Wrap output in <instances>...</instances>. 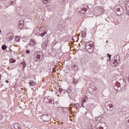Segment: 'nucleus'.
I'll use <instances>...</instances> for the list:
<instances>
[{
    "mask_svg": "<svg viewBox=\"0 0 129 129\" xmlns=\"http://www.w3.org/2000/svg\"><path fill=\"white\" fill-rule=\"evenodd\" d=\"M109 110H110L111 111H112V110H113V105L112 104H111L109 105Z\"/></svg>",
    "mask_w": 129,
    "mask_h": 129,
    "instance_id": "nucleus-10",
    "label": "nucleus"
},
{
    "mask_svg": "<svg viewBox=\"0 0 129 129\" xmlns=\"http://www.w3.org/2000/svg\"><path fill=\"white\" fill-rule=\"evenodd\" d=\"M46 34H47L46 32H43V33L41 34L40 35V36L41 37H44V35H46Z\"/></svg>",
    "mask_w": 129,
    "mask_h": 129,
    "instance_id": "nucleus-16",
    "label": "nucleus"
},
{
    "mask_svg": "<svg viewBox=\"0 0 129 129\" xmlns=\"http://www.w3.org/2000/svg\"><path fill=\"white\" fill-rule=\"evenodd\" d=\"M2 33V29H0V34Z\"/></svg>",
    "mask_w": 129,
    "mask_h": 129,
    "instance_id": "nucleus-25",
    "label": "nucleus"
},
{
    "mask_svg": "<svg viewBox=\"0 0 129 129\" xmlns=\"http://www.w3.org/2000/svg\"><path fill=\"white\" fill-rule=\"evenodd\" d=\"M41 119H42L43 121L47 122L50 120V118H49V116H48V114H44L41 116Z\"/></svg>",
    "mask_w": 129,
    "mask_h": 129,
    "instance_id": "nucleus-4",
    "label": "nucleus"
},
{
    "mask_svg": "<svg viewBox=\"0 0 129 129\" xmlns=\"http://www.w3.org/2000/svg\"><path fill=\"white\" fill-rule=\"evenodd\" d=\"M55 70H56V68H54L53 71L54 72Z\"/></svg>",
    "mask_w": 129,
    "mask_h": 129,
    "instance_id": "nucleus-24",
    "label": "nucleus"
},
{
    "mask_svg": "<svg viewBox=\"0 0 129 129\" xmlns=\"http://www.w3.org/2000/svg\"><path fill=\"white\" fill-rule=\"evenodd\" d=\"M73 38H75V37L73 36Z\"/></svg>",
    "mask_w": 129,
    "mask_h": 129,
    "instance_id": "nucleus-28",
    "label": "nucleus"
},
{
    "mask_svg": "<svg viewBox=\"0 0 129 129\" xmlns=\"http://www.w3.org/2000/svg\"><path fill=\"white\" fill-rule=\"evenodd\" d=\"M63 122H61V124H63Z\"/></svg>",
    "mask_w": 129,
    "mask_h": 129,
    "instance_id": "nucleus-27",
    "label": "nucleus"
},
{
    "mask_svg": "<svg viewBox=\"0 0 129 129\" xmlns=\"http://www.w3.org/2000/svg\"><path fill=\"white\" fill-rule=\"evenodd\" d=\"M35 61L36 62H41V52H37L35 54Z\"/></svg>",
    "mask_w": 129,
    "mask_h": 129,
    "instance_id": "nucleus-3",
    "label": "nucleus"
},
{
    "mask_svg": "<svg viewBox=\"0 0 129 129\" xmlns=\"http://www.w3.org/2000/svg\"><path fill=\"white\" fill-rule=\"evenodd\" d=\"M5 82H6V83H9V81L6 80V81H5Z\"/></svg>",
    "mask_w": 129,
    "mask_h": 129,
    "instance_id": "nucleus-22",
    "label": "nucleus"
},
{
    "mask_svg": "<svg viewBox=\"0 0 129 129\" xmlns=\"http://www.w3.org/2000/svg\"><path fill=\"white\" fill-rule=\"evenodd\" d=\"M29 45L30 46H31V47H33V46H35L36 45L35 39H30V41H29Z\"/></svg>",
    "mask_w": 129,
    "mask_h": 129,
    "instance_id": "nucleus-6",
    "label": "nucleus"
},
{
    "mask_svg": "<svg viewBox=\"0 0 129 129\" xmlns=\"http://www.w3.org/2000/svg\"><path fill=\"white\" fill-rule=\"evenodd\" d=\"M14 127L15 129H22V124L17 123L15 125Z\"/></svg>",
    "mask_w": 129,
    "mask_h": 129,
    "instance_id": "nucleus-7",
    "label": "nucleus"
},
{
    "mask_svg": "<svg viewBox=\"0 0 129 129\" xmlns=\"http://www.w3.org/2000/svg\"><path fill=\"white\" fill-rule=\"evenodd\" d=\"M20 39H21V38L20 37V36H16L15 38V40L16 42H19V41H20Z\"/></svg>",
    "mask_w": 129,
    "mask_h": 129,
    "instance_id": "nucleus-11",
    "label": "nucleus"
},
{
    "mask_svg": "<svg viewBox=\"0 0 129 129\" xmlns=\"http://www.w3.org/2000/svg\"><path fill=\"white\" fill-rule=\"evenodd\" d=\"M14 38V34L12 32L8 33L6 35V40L8 41H12Z\"/></svg>",
    "mask_w": 129,
    "mask_h": 129,
    "instance_id": "nucleus-2",
    "label": "nucleus"
},
{
    "mask_svg": "<svg viewBox=\"0 0 129 129\" xmlns=\"http://www.w3.org/2000/svg\"><path fill=\"white\" fill-rule=\"evenodd\" d=\"M85 48L88 53H92L93 52V42L90 41L85 44Z\"/></svg>",
    "mask_w": 129,
    "mask_h": 129,
    "instance_id": "nucleus-1",
    "label": "nucleus"
},
{
    "mask_svg": "<svg viewBox=\"0 0 129 129\" xmlns=\"http://www.w3.org/2000/svg\"><path fill=\"white\" fill-rule=\"evenodd\" d=\"M26 53H27V54H30V50H27L26 51Z\"/></svg>",
    "mask_w": 129,
    "mask_h": 129,
    "instance_id": "nucleus-21",
    "label": "nucleus"
},
{
    "mask_svg": "<svg viewBox=\"0 0 129 129\" xmlns=\"http://www.w3.org/2000/svg\"><path fill=\"white\" fill-rule=\"evenodd\" d=\"M7 49V45L3 44L2 46V50H6Z\"/></svg>",
    "mask_w": 129,
    "mask_h": 129,
    "instance_id": "nucleus-15",
    "label": "nucleus"
},
{
    "mask_svg": "<svg viewBox=\"0 0 129 129\" xmlns=\"http://www.w3.org/2000/svg\"><path fill=\"white\" fill-rule=\"evenodd\" d=\"M29 85L30 86H34L35 85V82L33 80L29 81Z\"/></svg>",
    "mask_w": 129,
    "mask_h": 129,
    "instance_id": "nucleus-8",
    "label": "nucleus"
},
{
    "mask_svg": "<svg viewBox=\"0 0 129 129\" xmlns=\"http://www.w3.org/2000/svg\"><path fill=\"white\" fill-rule=\"evenodd\" d=\"M82 36H83V38H86V32H82Z\"/></svg>",
    "mask_w": 129,
    "mask_h": 129,
    "instance_id": "nucleus-14",
    "label": "nucleus"
},
{
    "mask_svg": "<svg viewBox=\"0 0 129 129\" xmlns=\"http://www.w3.org/2000/svg\"><path fill=\"white\" fill-rule=\"evenodd\" d=\"M62 111H63V112L65 111V113H66L67 112H68V109L64 108V109H63Z\"/></svg>",
    "mask_w": 129,
    "mask_h": 129,
    "instance_id": "nucleus-17",
    "label": "nucleus"
},
{
    "mask_svg": "<svg viewBox=\"0 0 129 129\" xmlns=\"http://www.w3.org/2000/svg\"><path fill=\"white\" fill-rule=\"evenodd\" d=\"M2 78V75H0V79Z\"/></svg>",
    "mask_w": 129,
    "mask_h": 129,
    "instance_id": "nucleus-26",
    "label": "nucleus"
},
{
    "mask_svg": "<svg viewBox=\"0 0 129 129\" xmlns=\"http://www.w3.org/2000/svg\"><path fill=\"white\" fill-rule=\"evenodd\" d=\"M74 106L75 107H78V106H79V105H78V104H75Z\"/></svg>",
    "mask_w": 129,
    "mask_h": 129,
    "instance_id": "nucleus-19",
    "label": "nucleus"
},
{
    "mask_svg": "<svg viewBox=\"0 0 129 129\" xmlns=\"http://www.w3.org/2000/svg\"><path fill=\"white\" fill-rule=\"evenodd\" d=\"M99 129H103V127H100L99 128Z\"/></svg>",
    "mask_w": 129,
    "mask_h": 129,
    "instance_id": "nucleus-23",
    "label": "nucleus"
},
{
    "mask_svg": "<svg viewBox=\"0 0 129 129\" xmlns=\"http://www.w3.org/2000/svg\"><path fill=\"white\" fill-rule=\"evenodd\" d=\"M24 25H25V22H24V20H20L18 23V28L19 29H23V28H24Z\"/></svg>",
    "mask_w": 129,
    "mask_h": 129,
    "instance_id": "nucleus-5",
    "label": "nucleus"
},
{
    "mask_svg": "<svg viewBox=\"0 0 129 129\" xmlns=\"http://www.w3.org/2000/svg\"><path fill=\"white\" fill-rule=\"evenodd\" d=\"M20 64L23 66V67L24 69L26 68V67H27V64H26V62H25V61H23V62H21Z\"/></svg>",
    "mask_w": 129,
    "mask_h": 129,
    "instance_id": "nucleus-9",
    "label": "nucleus"
},
{
    "mask_svg": "<svg viewBox=\"0 0 129 129\" xmlns=\"http://www.w3.org/2000/svg\"><path fill=\"white\" fill-rule=\"evenodd\" d=\"M15 62H16V60H15L14 58H11L10 59V63H15Z\"/></svg>",
    "mask_w": 129,
    "mask_h": 129,
    "instance_id": "nucleus-12",
    "label": "nucleus"
},
{
    "mask_svg": "<svg viewBox=\"0 0 129 129\" xmlns=\"http://www.w3.org/2000/svg\"><path fill=\"white\" fill-rule=\"evenodd\" d=\"M49 103H52L53 102V100L50 99V100H49Z\"/></svg>",
    "mask_w": 129,
    "mask_h": 129,
    "instance_id": "nucleus-20",
    "label": "nucleus"
},
{
    "mask_svg": "<svg viewBox=\"0 0 129 129\" xmlns=\"http://www.w3.org/2000/svg\"><path fill=\"white\" fill-rule=\"evenodd\" d=\"M43 4H47L50 3V0H43Z\"/></svg>",
    "mask_w": 129,
    "mask_h": 129,
    "instance_id": "nucleus-13",
    "label": "nucleus"
},
{
    "mask_svg": "<svg viewBox=\"0 0 129 129\" xmlns=\"http://www.w3.org/2000/svg\"><path fill=\"white\" fill-rule=\"evenodd\" d=\"M107 56L109 58V61H110V59H111L110 57H111V55L109 54V53H108L107 54Z\"/></svg>",
    "mask_w": 129,
    "mask_h": 129,
    "instance_id": "nucleus-18",
    "label": "nucleus"
}]
</instances>
